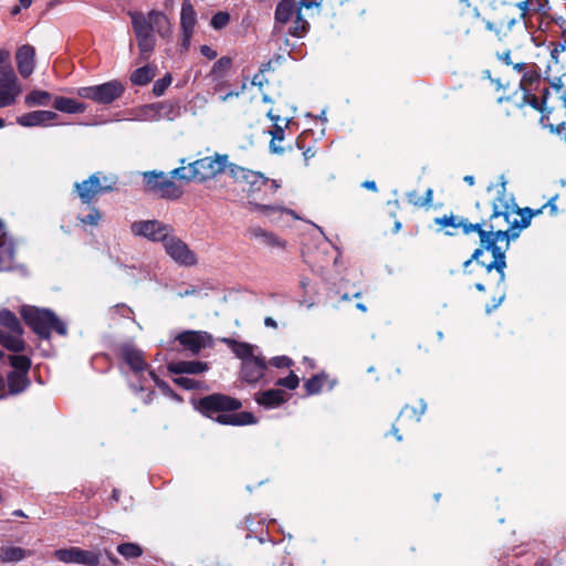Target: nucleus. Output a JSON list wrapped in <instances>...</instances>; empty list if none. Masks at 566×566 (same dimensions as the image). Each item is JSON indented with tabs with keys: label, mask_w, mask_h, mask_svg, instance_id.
<instances>
[{
	"label": "nucleus",
	"mask_w": 566,
	"mask_h": 566,
	"mask_svg": "<svg viewBox=\"0 0 566 566\" xmlns=\"http://www.w3.org/2000/svg\"><path fill=\"white\" fill-rule=\"evenodd\" d=\"M541 209L532 211L528 208L521 209L512 200L499 197L493 202V212L488 221L475 223L479 230L481 247L478 248L471 259L463 263L464 270L472 261L479 262L488 274L493 270L497 273L496 282L505 280V253L510 241L518 237L520 231L531 223L533 216L541 213Z\"/></svg>",
	"instance_id": "1"
},
{
	"label": "nucleus",
	"mask_w": 566,
	"mask_h": 566,
	"mask_svg": "<svg viewBox=\"0 0 566 566\" xmlns=\"http://www.w3.org/2000/svg\"><path fill=\"white\" fill-rule=\"evenodd\" d=\"M229 174L235 181L244 182L249 186L248 206L250 210L259 212L266 217H271L272 214L279 212H285L296 218L294 211L290 209H285L279 206L263 205L256 201L258 193L262 190L269 192L271 196L276 192V190L281 187V185L276 180L269 179L259 171H253L235 164H231L229 166Z\"/></svg>",
	"instance_id": "2"
},
{
	"label": "nucleus",
	"mask_w": 566,
	"mask_h": 566,
	"mask_svg": "<svg viewBox=\"0 0 566 566\" xmlns=\"http://www.w3.org/2000/svg\"><path fill=\"white\" fill-rule=\"evenodd\" d=\"M132 24L137 40L139 57L147 61L156 46L157 33L160 38H170L172 25L165 13L151 10L147 13L130 12Z\"/></svg>",
	"instance_id": "3"
},
{
	"label": "nucleus",
	"mask_w": 566,
	"mask_h": 566,
	"mask_svg": "<svg viewBox=\"0 0 566 566\" xmlns=\"http://www.w3.org/2000/svg\"><path fill=\"white\" fill-rule=\"evenodd\" d=\"M200 409L209 417L223 424L245 426L255 422L252 413L243 411L239 413H226L241 408V402L229 396L214 394L200 399Z\"/></svg>",
	"instance_id": "4"
},
{
	"label": "nucleus",
	"mask_w": 566,
	"mask_h": 566,
	"mask_svg": "<svg viewBox=\"0 0 566 566\" xmlns=\"http://www.w3.org/2000/svg\"><path fill=\"white\" fill-rule=\"evenodd\" d=\"M21 314L25 323L42 338L49 339L51 331L66 335V325L53 312L32 306L22 308Z\"/></svg>",
	"instance_id": "5"
},
{
	"label": "nucleus",
	"mask_w": 566,
	"mask_h": 566,
	"mask_svg": "<svg viewBox=\"0 0 566 566\" xmlns=\"http://www.w3.org/2000/svg\"><path fill=\"white\" fill-rule=\"evenodd\" d=\"M116 179L107 177L101 172H95L88 179L76 182L74 188L83 203H91L98 195L109 192L114 189Z\"/></svg>",
	"instance_id": "6"
},
{
	"label": "nucleus",
	"mask_w": 566,
	"mask_h": 566,
	"mask_svg": "<svg viewBox=\"0 0 566 566\" xmlns=\"http://www.w3.org/2000/svg\"><path fill=\"white\" fill-rule=\"evenodd\" d=\"M147 190L165 199L176 200L182 196V188L164 172L146 171L143 174Z\"/></svg>",
	"instance_id": "7"
},
{
	"label": "nucleus",
	"mask_w": 566,
	"mask_h": 566,
	"mask_svg": "<svg viewBox=\"0 0 566 566\" xmlns=\"http://www.w3.org/2000/svg\"><path fill=\"white\" fill-rule=\"evenodd\" d=\"M124 93V86L118 81H109L101 85L81 87L77 94L82 98L92 99L99 104H109Z\"/></svg>",
	"instance_id": "8"
},
{
	"label": "nucleus",
	"mask_w": 566,
	"mask_h": 566,
	"mask_svg": "<svg viewBox=\"0 0 566 566\" xmlns=\"http://www.w3.org/2000/svg\"><path fill=\"white\" fill-rule=\"evenodd\" d=\"M230 165L227 155L209 156L195 160L191 163L195 171V181L205 182L214 178L226 169L229 171Z\"/></svg>",
	"instance_id": "9"
},
{
	"label": "nucleus",
	"mask_w": 566,
	"mask_h": 566,
	"mask_svg": "<svg viewBox=\"0 0 566 566\" xmlns=\"http://www.w3.org/2000/svg\"><path fill=\"white\" fill-rule=\"evenodd\" d=\"M462 2H468V0H461ZM514 7L518 8L520 19L515 18H500L495 19L493 21H486L485 27L488 30L495 33L499 40H507L513 31V28L516 24H521V20L524 19L528 11V0H518L516 3H514Z\"/></svg>",
	"instance_id": "10"
},
{
	"label": "nucleus",
	"mask_w": 566,
	"mask_h": 566,
	"mask_svg": "<svg viewBox=\"0 0 566 566\" xmlns=\"http://www.w3.org/2000/svg\"><path fill=\"white\" fill-rule=\"evenodd\" d=\"M130 232L136 237H142L153 242L161 241L164 243L170 234L171 229L169 226L157 220H142L130 224Z\"/></svg>",
	"instance_id": "11"
},
{
	"label": "nucleus",
	"mask_w": 566,
	"mask_h": 566,
	"mask_svg": "<svg viewBox=\"0 0 566 566\" xmlns=\"http://www.w3.org/2000/svg\"><path fill=\"white\" fill-rule=\"evenodd\" d=\"M166 253L181 266H192L197 263L196 253L181 239L168 235L164 242Z\"/></svg>",
	"instance_id": "12"
},
{
	"label": "nucleus",
	"mask_w": 566,
	"mask_h": 566,
	"mask_svg": "<svg viewBox=\"0 0 566 566\" xmlns=\"http://www.w3.org/2000/svg\"><path fill=\"white\" fill-rule=\"evenodd\" d=\"M266 361L262 355H255L253 358L241 364V377L244 381L255 384L264 377Z\"/></svg>",
	"instance_id": "13"
},
{
	"label": "nucleus",
	"mask_w": 566,
	"mask_h": 566,
	"mask_svg": "<svg viewBox=\"0 0 566 566\" xmlns=\"http://www.w3.org/2000/svg\"><path fill=\"white\" fill-rule=\"evenodd\" d=\"M179 343L192 354L211 346V336L207 332L187 331L177 336Z\"/></svg>",
	"instance_id": "14"
},
{
	"label": "nucleus",
	"mask_w": 566,
	"mask_h": 566,
	"mask_svg": "<svg viewBox=\"0 0 566 566\" xmlns=\"http://www.w3.org/2000/svg\"><path fill=\"white\" fill-rule=\"evenodd\" d=\"M35 50L30 44H24L17 50V67L22 77H29L34 71Z\"/></svg>",
	"instance_id": "15"
},
{
	"label": "nucleus",
	"mask_w": 566,
	"mask_h": 566,
	"mask_svg": "<svg viewBox=\"0 0 566 566\" xmlns=\"http://www.w3.org/2000/svg\"><path fill=\"white\" fill-rule=\"evenodd\" d=\"M266 116L274 123L273 130H271L272 139L270 142V149L274 154H282L283 147L281 143L284 140V127L289 125V119H282L280 115L270 109Z\"/></svg>",
	"instance_id": "16"
},
{
	"label": "nucleus",
	"mask_w": 566,
	"mask_h": 566,
	"mask_svg": "<svg viewBox=\"0 0 566 566\" xmlns=\"http://www.w3.org/2000/svg\"><path fill=\"white\" fill-rule=\"evenodd\" d=\"M56 117V113L51 111H33L19 116L17 123L23 127L42 126L53 122Z\"/></svg>",
	"instance_id": "17"
},
{
	"label": "nucleus",
	"mask_w": 566,
	"mask_h": 566,
	"mask_svg": "<svg viewBox=\"0 0 566 566\" xmlns=\"http://www.w3.org/2000/svg\"><path fill=\"white\" fill-rule=\"evenodd\" d=\"M436 223L441 228H452L453 230L461 229L464 234H471L475 232V230H479V227L475 226V223L473 224L465 218L454 214L437 218Z\"/></svg>",
	"instance_id": "18"
},
{
	"label": "nucleus",
	"mask_w": 566,
	"mask_h": 566,
	"mask_svg": "<svg viewBox=\"0 0 566 566\" xmlns=\"http://www.w3.org/2000/svg\"><path fill=\"white\" fill-rule=\"evenodd\" d=\"M250 234L252 238L259 240L262 244L271 249L284 250L286 247V242L283 239H281L275 233L266 231L260 227L250 229Z\"/></svg>",
	"instance_id": "19"
},
{
	"label": "nucleus",
	"mask_w": 566,
	"mask_h": 566,
	"mask_svg": "<svg viewBox=\"0 0 566 566\" xmlns=\"http://www.w3.org/2000/svg\"><path fill=\"white\" fill-rule=\"evenodd\" d=\"M22 93L20 82L0 83V109L13 106Z\"/></svg>",
	"instance_id": "20"
},
{
	"label": "nucleus",
	"mask_w": 566,
	"mask_h": 566,
	"mask_svg": "<svg viewBox=\"0 0 566 566\" xmlns=\"http://www.w3.org/2000/svg\"><path fill=\"white\" fill-rule=\"evenodd\" d=\"M223 344L228 345L232 353L241 359V364L249 360L250 358H253L255 354L256 347L252 344L244 343V342H238L233 338L223 337L220 339Z\"/></svg>",
	"instance_id": "21"
},
{
	"label": "nucleus",
	"mask_w": 566,
	"mask_h": 566,
	"mask_svg": "<svg viewBox=\"0 0 566 566\" xmlns=\"http://www.w3.org/2000/svg\"><path fill=\"white\" fill-rule=\"evenodd\" d=\"M289 399V395L281 389H270L256 394L255 400L266 408H276Z\"/></svg>",
	"instance_id": "22"
},
{
	"label": "nucleus",
	"mask_w": 566,
	"mask_h": 566,
	"mask_svg": "<svg viewBox=\"0 0 566 566\" xmlns=\"http://www.w3.org/2000/svg\"><path fill=\"white\" fill-rule=\"evenodd\" d=\"M300 11L294 0H281L275 9V20L277 23L285 24L295 18Z\"/></svg>",
	"instance_id": "23"
},
{
	"label": "nucleus",
	"mask_w": 566,
	"mask_h": 566,
	"mask_svg": "<svg viewBox=\"0 0 566 566\" xmlns=\"http://www.w3.org/2000/svg\"><path fill=\"white\" fill-rule=\"evenodd\" d=\"M122 355L127 365L136 373L144 370L147 366L143 353L138 349L125 346L122 348Z\"/></svg>",
	"instance_id": "24"
},
{
	"label": "nucleus",
	"mask_w": 566,
	"mask_h": 566,
	"mask_svg": "<svg viewBox=\"0 0 566 566\" xmlns=\"http://www.w3.org/2000/svg\"><path fill=\"white\" fill-rule=\"evenodd\" d=\"M172 374H201L208 369V365L201 361H177L168 367Z\"/></svg>",
	"instance_id": "25"
},
{
	"label": "nucleus",
	"mask_w": 566,
	"mask_h": 566,
	"mask_svg": "<svg viewBox=\"0 0 566 566\" xmlns=\"http://www.w3.org/2000/svg\"><path fill=\"white\" fill-rule=\"evenodd\" d=\"M197 22V14L193 6L189 0H185L181 4L180 28L181 31L193 32Z\"/></svg>",
	"instance_id": "26"
},
{
	"label": "nucleus",
	"mask_w": 566,
	"mask_h": 566,
	"mask_svg": "<svg viewBox=\"0 0 566 566\" xmlns=\"http://www.w3.org/2000/svg\"><path fill=\"white\" fill-rule=\"evenodd\" d=\"M19 82L18 76L11 65L9 51H0V83Z\"/></svg>",
	"instance_id": "27"
},
{
	"label": "nucleus",
	"mask_w": 566,
	"mask_h": 566,
	"mask_svg": "<svg viewBox=\"0 0 566 566\" xmlns=\"http://www.w3.org/2000/svg\"><path fill=\"white\" fill-rule=\"evenodd\" d=\"M165 106L163 104H149L140 107L136 114V119L145 122H157L164 118Z\"/></svg>",
	"instance_id": "28"
},
{
	"label": "nucleus",
	"mask_w": 566,
	"mask_h": 566,
	"mask_svg": "<svg viewBox=\"0 0 566 566\" xmlns=\"http://www.w3.org/2000/svg\"><path fill=\"white\" fill-rule=\"evenodd\" d=\"M22 333L0 331V344L11 352H22L24 349V342L21 337Z\"/></svg>",
	"instance_id": "29"
},
{
	"label": "nucleus",
	"mask_w": 566,
	"mask_h": 566,
	"mask_svg": "<svg viewBox=\"0 0 566 566\" xmlns=\"http://www.w3.org/2000/svg\"><path fill=\"white\" fill-rule=\"evenodd\" d=\"M30 554L19 546L0 547V560L2 563H15L24 559Z\"/></svg>",
	"instance_id": "30"
},
{
	"label": "nucleus",
	"mask_w": 566,
	"mask_h": 566,
	"mask_svg": "<svg viewBox=\"0 0 566 566\" xmlns=\"http://www.w3.org/2000/svg\"><path fill=\"white\" fill-rule=\"evenodd\" d=\"M29 385L28 375L18 371H11L8 375L9 394L17 395L25 390Z\"/></svg>",
	"instance_id": "31"
},
{
	"label": "nucleus",
	"mask_w": 566,
	"mask_h": 566,
	"mask_svg": "<svg viewBox=\"0 0 566 566\" xmlns=\"http://www.w3.org/2000/svg\"><path fill=\"white\" fill-rule=\"evenodd\" d=\"M54 107L60 112L69 114L83 113L85 111V106L82 103L67 97H57L54 101Z\"/></svg>",
	"instance_id": "32"
},
{
	"label": "nucleus",
	"mask_w": 566,
	"mask_h": 566,
	"mask_svg": "<svg viewBox=\"0 0 566 566\" xmlns=\"http://www.w3.org/2000/svg\"><path fill=\"white\" fill-rule=\"evenodd\" d=\"M155 77V67L145 65L135 70L130 75V81L135 85H146Z\"/></svg>",
	"instance_id": "33"
},
{
	"label": "nucleus",
	"mask_w": 566,
	"mask_h": 566,
	"mask_svg": "<svg viewBox=\"0 0 566 566\" xmlns=\"http://www.w3.org/2000/svg\"><path fill=\"white\" fill-rule=\"evenodd\" d=\"M116 551L127 560L139 558L144 553L143 547L139 544L133 542L120 543Z\"/></svg>",
	"instance_id": "34"
},
{
	"label": "nucleus",
	"mask_w": 566,
	"mask_h": 566,
	"mask_svg": "<svg viewBox=\"0 0 566 566\" xmlns=\"http://www.w3.org/2000/svg\"><path fill=\"white\" fill-rule=\"evenodd\" d=\"M231 65H232L231 57L222 56L218 61L214 62L209 75L212 77L213 81L222 80L230 71Z\"/></svg>",
	"instance_id": "35"
},
{
	"label": "nucleus",
	"mask_w": 566,
	"mask_h": 566,
	"mask_svg": "<svg viewBox=\"0 0 566 566\" xmlns=\"http://www.w3.org/2000/svg\"><path fill=\"white\" fill-rule=\"evenodd\" d=\"M51 99V94L46 91L33 90L25 96V104L31 106H45Z\"/></svg>",
	"instance_id": "36"
},
{
	"label": "nucleus",
	"mask_w": 566,
	"mask_h": 566,
	"mask_svg": "<svg viewBox=\"0 0 566 566\" xmlns=\"http://www.w3.org/2000/svg\"><path fill=\"white\" fill-rule=\"evenodd\" d=\"M103 557V553L98 549L95 551H86L80 548L78 556V565L84 566H98L101 564V559Z\"/></svg>",
	"instance_id": "37"
},
{
	"label": "nucleus",
	"mask_w": 566,
	"mask_h": 566,
	"mask_svg": "<svg viewBox=\"0 0 566 566\" xmlns=\"http://www.w3.org/2000/svg\"><path fill=\"white\" fill-rule=\"evenodd\" d=\"M0 325L7 327L9 332H23L18 317L8 310L0 311Z\"/></svg>",
	"instance_id": "38"
},
{
	"label": "nucleus",
	"mask_w": 566,
	"mask_h": 566,
	"mask_svg": "<svg viewBox=\"0 0 566 566\" xmlns=\"http://www.w3.org/2000/svg\"><path fill=\"white\" fill-rule=\"evenodd\" d=\"M55 557L65 564H77L80 556V547H69L55 551Z\"/></svg>",
	"instance_id": "39"
},
{
	"label": "nucleus",
	"mask_w": 566,
	"mask_h": 566,
	"mask_svg": "<svg viewBox=\"0 0 566 566\" xmlns=\"http://www.w3.org/2000/svg\"><path fill=\"white\" fill-rule=\"evenodd\" d=\"M182 166L175 168L170 171L171 178L182 180L185 182L195 181V171L191 163L188 166H184L185 160H181Z\"/></svg>",
	"instance_id": "40"
},
{
	"label": "nucleus",
	"mask_w": 566,
	"mask_h": 566,
	"mask_svg": "<svg viewBox=\"0 0 566 566\" xmlns=\"http://www.w3.org/2000/svg\"><path fill=\"white\" fill-rule=\"evenodd\" d=\"M539 82V74L535 70H527L521 80V87L528 93Z\"/></svg>",
	"instance_id": "41"
},
{
	"label": "nucleus",
	"mask_w": 566,
	"mask_h": 566,
	"mask_svg": "<svg viewBox=\"0 0 566 566\" xmlns=\"http://www.w3.org/2000/svg\"><path fill=\"white\" fill-rule=\"evenodd\" d=\"M11 366L15 369L14 371L23 373L28 375V370L31 366V361L27 356L13 355L9 357Z\"/></svg>",
	"instance_id": "42"
},
{
	"label": "nucleus",
	"mask_w": 566,
	"mask_h": 566,
	"mask_svg": "<svg viewBox=\"0 0 566 566\" xmlns=\"http://www.w3.org/2000/svg\"><path fill=\"white\" fill-rule=\"evenodd\" d=\"M308 23L305 19L302 18L301 11L297 12V15L295 17L294 27L291 30V34L295 36H302L304 32L306 31Z\"/></svg>",
	"instance_id": "43"
},
{
	"label": "nucleus",
	"mask_w": 566,
	"mask_h": 566,
	"mask_svg": "<svg viewBox=\"0 0 566 566\" xmlns=\"http://www.w3.org/2000/svg\"><path fill=\"white\" fill-rule=\"evenodd\" d=\"M323 386V378L319 376H314L305 382V389L308 395L318 394Z\"/></svg>",
	"instance_id": "44"
},
{
	"label": "nucleus",
	"mask_w": 566,
	"mask_h": 566,
	"mask_svg": "<svg viewBox=\"0 0 566 566\" xmlns=\"http://www.w3.org/2000/svg\"><path fill=\"white\" fill-rule=\"evenodd\" d=\"M298 384H300V379H298L297 375H295L293 371H291L287 377L281 378L276 381V385L283 386L291 390L297 388Z\"/></svg>",
	"instance_id": "45"
},
{
	"label": "nucleus",
	"mask_w": 566,
	"mask_h": 566,
	"mask_svg": "<svg viewBox=\"0 0 566 566\" xmlns=\"http://www.w3.org/2000/svg\"><path fill=\"white\" fill-rule=\"evenodd\" d=\"M229 14L227 12H218L211 19V25L216 30L224 28L229 22Z\"/></svg>",
	"instance_id": "46"
},
{
	"label": "nucleus",
	"mask_w": 566,
	"mask_h": 566,
	"mask_svg": "<svg viewBox=\"0 0 566 566\" xmlns=\"http://www.w3.org/2000/svg\"><path fill=\"white\" fill-rule=\"evenodd\" d=\"M102 219L101 212L96 208H92L90 213L81 218V222L90 226H97Z\"/></svg>",
	"instance_id": "47"
},
{
	"label": "nucleus",
	"mask_w": 566,
	"mask_h": 566,
	"mask_svg": "<svg viewBox=\"0 0 566 566\" xmlns=\"http://www.w3.org/2000/svg\"><path fill=\"white\" fill-rule=\"evenodd\" d=\"M170 83H171V75L167 74L166 76H164L161 80H158L154 84V93L157 96L163 95L165 90L170 85Z\"/></svg>",
	"instance_id": "48"
},
{
	"label": "nucleus",
	"mask_w": 566,
	"mask_h": 566,
	"mask_svg": "<svg viewBox=\"0 0 566 566\" xmlns=\"http://www.w3.org/2000/svg\"><path fill=\"white\" fill-rule=\"evenodd\" d=\"M175 382L178 386H180V387H182L185 389H188V390L196 389L198 387V381L197 380L191 379L189 377H184V376L176 378Z\"/></svg>",
	"instance_id": "49"
},
{
	"label": "nucleus",
	"mask_w": 566,
	"mask_h": 566,
	"mask_svg": "<svg viewBox=\"0 0 566 566\" xmlns=\"http://www.w3.org/2000/svg\"><path fill=\"white\" fill-rule=\"evenodd\" d=\"M270 364L276 368H284L290 367L292 365V360L287 356H276L270 360Z\"/></svg>",
	"instance_id": "50"
},
{
	"label": "nucleus",
	"mask_w": 566,
	"mask_h": 566,
	"mask_svg": "<svg viewBox=\"0 0 566 566\" xmlns=\"http://www.w3.org/2000/svg\"><path fill=\"white\" fill-rule=\"evenodd\" d=\"M408 411L412 412V415H413V417H415L416 421L418 422V421H420L421 416H422V415L424 413V411H426V405L422 402V403H421V407H420V409H419V411H418L416 408L405 407V408L402 409V411H401V413H400V415H403L405 412H408Z\"/></svg>",
	"instance_id": "51"
},
{
	"label": "nucleus",
	"mask_w": 566,
	"mask_h": 566,
	"mask_svg": "<svg viewBox=\"0 0 566 566\" xmlns=\"http://www.w3.org/2000/svg\"><path fill=\"white\" fill-rule=\"evenodd\" d=\"M192 34L193 32L181 31L180 46L182 51H187L189 49Z\"/></svg>",
	"instance_id": "52"
},
{
	"label": "nucleus",
	"mask_w": 566,
	"mask_h": 566,
	"mask_svg": "<svg viewBox=\"0 0 566 566\" xmlns=\"http://www.w3.org/2000/svg\"><path fill=\"white\" fill-rule=\"evenodd\" d=\"M200 52L203 56H206L209 60H214L218 56L217 51L209 45H201Z\"/></svg>",
	"instance_id": "53"
},
{
	"label": "nucleus",
	"mask_w": 566,
	"mask_h": 566,
	"mask_svg": "<svg viewBox=\"0 0 566 566\" xmlns=\"http://www.w3.org/2000/svg\"><path fill=\"white\" fill-rule=\"evenodd\" d=\"M409 202L417 207L426 206V201L422 200L420 196L416 191H411L408 193Z\"/></svg>",
	"instance_id": "54"
},
{
	"label": "nucleus",
	"mask_w": 566,
	"mask_h": 566,
	"mask_svg": "<svg viewBox=\"0 0 566 566\" xmlns=\"http://www.w3.org/2000/svg\"><path fill=\"white\" fill-rule=\"evenodd\" d=\"M497 57L501 62L505 63L506 65H512L513 62L511 60V52L510 51H505L501 54H497Z\"/></svg>",
	"instance_id": "55"
},
{
	"label": "nucleus",
	"mask_w": 566,
	"mask_h": 566,
	"mask_svg": "<svg viewBox=\"0 0 566 566\" xmlns=\"http://www.w3.org/2000/svg\"><path fill=\"white\" fill-rule=\"evenodd\" d=\"M105 556L107 557V559L112 566L120 565V560L117 557H115L109 551H105Z\"/></svg>",
	"instance_id": "56"
},
{
	"label": "nucleus",
	"mask_w": 566,
	"mask_h": 566,
	"mask_svg": "<svg viewBox=\"0 0 566 566\" xmlns=\"http://www.w3.org/2000/svg\"><path fill=\"white\" fill-rule=\"evenodd\" d=\"M512 65H513V69H514L515 71L520 72V73H522V72H524V73H525V72L528 70L527 64H526V63H523V62H521V63H515V64H512Z\"/></svg>",
	"instance_id": "57"
},
{
	"label": "nucleus",
	"mask_w": 566,
	"mask_h": 566,
	"mask_svg": "<svg viewBox=\"0 0 566 566\" xmlns=\"http://www.w3.org/2000/svg\"><path fill=\"white\" fill-rule=\"evenodd\" d=\"M552 87H553L557 93H559V92L563 90V82H562V78H555V80L552 82Z\"/></svg>",
	"instance_id": "58"
},
{
	"label": "nucleus",
	"mask_w": 566,
	"mask_h": 566,
	"mask_svg": "<svg viewBox=\"0 0 566 566\" xmlns=\"http://www.w3.org/2000/svg\"><path fill=\"white\" fill-rule=\"evenodd\" d=\"M264 324L268 327H272V328H276L277 327V323L272 317H265Z\"/></svg>",
	"instance_id": "59"
},
{
	"label": "nucleus",
	"mask_w": 566,
	"mask_h": 566,
	"mask_svg": "<svg viewBox=\"0 0 566 566\" xmlns=\"http://www.w3.org/2000/svg\"><path fill=\"white\" fill-rule=\"evenodd\" d=\"M554 200H555V198L551 199V200H549V201H548V202L543 207V208L549 207V209H551V211H552V213H553V214H555V213H556V211H557V207H556V205L554 203Z\"/></svg>",
	"instance_id": "60"
},
{
	"label": "nucleus",
	"mask_w": 566,
	"mask_h": 566,
	"mask_svg": "<svg viewBox=\"0 0 566 566\" xmlns=\"http://www.w3.org/2000/svg\"><path fill=\"white\" fill-rule=\"evenodd\" d=\"M363 186L371 191H376L377 190V186H376V182L375 181H365L363 184Z\"/></svg>",
	"instance_id": "61"
},
{
	"label": "nucleus",
	"mask_w": 566,
	"mask_h": 566,
	"mask_svg": "<svg viewBox=\"0 0 566 566\" xmlns=\"http://www.w3.org/2000/svg\"><path fill=\"white\" fill-rule=\"evenodd\" d=\"M423 201H426V205H430L431 201H432V190L429 188L427 191H426V197L422 198Z\"/></svg>",
	"instance_id": "62"
},
{
	"label": "nucleus",
	"mask_w": 566,
	"mask_h": 566,
	"mask_svg": "<svg viewBox=\"0 0 566 566\" xmlns=\"http://www.w3.org/2000/svg\"><path fill=\"white\" fill-rule=\"evenodd\" d=\"M19 3L23 9H27L32 4V0H19Z\"/></svg>",
	"instance_id": "63"
},
{
	"label": "nucleus",
	"mask_w": 566,
	"mask_h": 566,
	"mask_svg": "<svg viewBox=\"0 0 566 566\" xmlns=\"http://www.w3.org/2000/svg\"><path fill=\"white\" fill-rule=\"evenodd\" d=\"M149 375L151 376V378L156 381V384H157L159 387H165V386H166V384H164V382H161V381H159V380L157 379V376L155 375V373H154V371H151V370H150V371H149Z\"/></svg>",
	"instance_id": "64"
}]
</instances>
